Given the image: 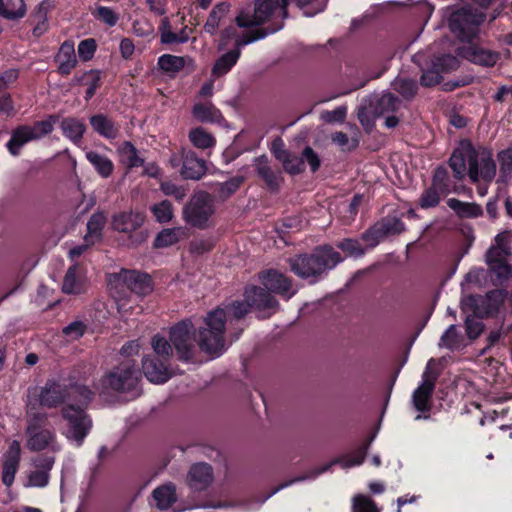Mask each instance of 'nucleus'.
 I'll return each mask as SVG.
<instances>
[{
  "mask_svg": "<svg viewBox=\"0 0 512 512\" xmlns=\"http://www.w3.org/2000/svg\"><path fill=\"white\" fill-rule=\"evenodd\" d=\"M214 212V198L209 193L200 191L184 206L183 218L191 226L205 229Z\"/></svg>",
  "mask_w": 512,
  "mask_h": 512,
  "instance_id": "nucleus-10",
  "label": "nucleus"
},
{
  "mask_svg": "<svg viewBox=\"0 0 512 512\" xmlns=\"http://www.w3.org/2000/svg\"><path fill=\"white\" fill-rule=\"evenodd\" d=\"M244 182L243 176H235L220 185V197L226 200L233 195Z\"/></svg>",
  "mask_w": 512,
  "mask_h": 512,
  "instance_id": "nucleus-59",
  "label": "nucleus"
},
{
  "mask_svg": "<svg viewBox=\"0 0 512 512\" xmlns=\"http://www.w3.org/2000/svg\"><path fill=\"white\" fill-rule=\"evenodd\" d=\"M447 205L459 218H475L483 215L482 207L476 203L462 202L456 198L447 200Z\"/></svg>",
  "mask_w": 512,
  "mask_h": 512,
  "instance_id": "nucleus-30",
  "label": "nucleus"
},
{
  "mask_svg": "<svg viewBox=\"0 0 512 512\" xmlns=\"http://www.w3.org/2000/svg\"><path fill=\"white\" fill-rule=\"evenodd\" d=\"M278 6L277 0H255L253 15L249 10L242 9L235 23L239 28L260 27L270 20Z\"/></svg>",
  "mask_w": 512,
  "mask_h": 512,
  "instance_id": "nucleus-12",
  "label": "nucleus"
},
{
  "mask_svg": "<svg viewBox=\"0 0 512 512\" xmlns=\"http://www.w3.org/2000/svg\"><path fill=\"white\" fill-rule=\"evenodd\" d=\"M189 139L192 144L201 149H206L214 146L215 139L207 133L202 127H197L189 132Z\"/></svg>",
  "mask_w": 512,
  "mask_h": 512,
  "instance_id": "nucleus-52",
  "label": "nucleus"
},
{
  "mask_svg": "<svg viewBox=\"0 0 512 512\" xmlns=\"http://www.w3.org/2000/svg\"><path fill=\"white\" fill-rule=\"evenodd\" d=\"M440 345L449 349L450 351L459 350L463 345V337L459 333L457 326L452 324L442 334Z\"/></svg>",
  "mask_w": 512,
  "mask_h": 512,
  "instance_id": "nucleus-49",
  "label": "nucleus"
},
{
  "mask_svg": "<svg viewBox=\"0 0 512 512\" xmlns=\"http://www.w3.org/2000/svg\"><path fill=\"white\" fill-rule=\"evenodd\" d=\"M440 194L442 193L439 191V189L431 185L422 194L420 198V206L422 208H430L437 206L440 202Z\"/></svg>",
  "mask_w": 512,
  "mask_h": 512,
  "instance_id": "nucleus-61",
  "label": "nucleus"
},
{
  "mask_svg": "<svg viewBox=\"0 0 512 512\" xmlns=\"http://www.w3.org/2000/svg\"><path fill=\"white\" fill-rule=\"evenodd\" d=\"M496 245L489 248L485 256H512V233L504 231L495 238Z\"/></svg>",
  "mask_w": 512,
  "mask_h": 512,
  "instance_id": "nucleus-37",
  "label": "nucleus"
},
{
  "mask_svg": "<svg viewBox=\"0 0 512 512\" xmlns=\"http://www.w3.org/2000/svg\"><path fill=\"white\" fill-rule=\"evenodd\" d=\"M184 229L178 227V228H171V229H163L161 232L158 233L154 240V246L157 248L160 247H168L170 245H173L179 241V239L183 236H185Z\"/></svg>",
  "mask_w": 512,
  "mask_h": 512,
  "instance_id": "nucleus-45",
  "label": "nucleus"
},
{
  "mask_svg": "<svg viewBox=\"0 0 512 512\" xmlns=\"http://www.w3.org/2000/svg\"><path fill=\"white\" fill-rule=\"evenodd\" d=\"M490 270L491 281L495 285H503L512 277V265L507 258H485Z\"/></svg>",
  "mask_w": 512,
  "mask_h": 512,
  "instance_id": "nucleus-26",
  "label": "nucleus"
},
{
  "mask_svg": "<svg viewBox=\"0 0 512 512\" xmlns=\"http://www.w3.org/2000/svg\"><path fill=\"white\" fill-rule=\"evenodd\" d=\"M26 11L24 0H0V16L7 19H17L24 16Z\"/></svg>",
  "mask_w": 512,
  "mask_h": 512,
  "instance_id": "nucleus-40",
  "label": "nucleus"
},
{
  "mask_svg": "<svg viewBox=\"0 0 512 512\" xmlns=\"http://www.w3.org/2000/svg\"><path fill=\"white\" fill-rule=\"evenodd\" d=\"M37 404L28 401L26 411V447L32 452L49 448L56 441V432L46 412L37 411Z\"/></svg>",
  "mask_w": 512,
  "mask_h": 512,
  "instance_id": "nucleus-3",
  "label": "nucleus"
},
{
  "mask_svg": "<svg viewBox=\"0 0 512 512\" xmlns=\"http://www.w3.org/2000/svg\"><path fill=\"white\" fill-rule=\"evenodd\" d=\"M508 291L505 289H493L483 295H469L462 301V310L472 312L477 319L496 316L504 301Z\"/></svg>",
  "mask_w": 512,
  "mask_h": 512,
  "instance_id": "nucleus-9",
  "label": "nucleus"
},
{
  "mask_svg": "<svg viewBox=\"0 0 512 512\" xmlns=\"http://www.w3.org/2000/svg\"><path fill=\"white\" fill-rule=\"evenodd\" d=\"M401 104L402 100L392 92H384L381 95L374 93L362 100L357 117L364 130L370 133L377 118L397 112Z\"/></svg>",
  "mask_w": 512,
  "mask_h": 512,
  "instance_id": "nucleus-4",
  "label": "nucleus"
},
{
  "mask_svg": "<svg viewBox=\"0 0 512 512\" xmlns=\"http://www.w3.org/2000/svg\"><path fill=\"white\" fill-rule=\"evenodd\" d=\"M301 157L303 158L304 163L307 162L312 173H315L320 169V156L311 146L304 147L301 152Z\"/></svg>",
  "mask_w": 512,
  "mask_h": 512,
  "instance_id": "nucleus-62",
  "label": "nucleus"
},
{
  "mask_svg": "<svg viewBox=\"0 0 512 512\" xmlns=\"http://www.w3.org/2000/svg\"><path fill=\"white\" fill-rule=\"evenodd\" d=\"M57 120V115H50L47 119L37 121L32 126L27 125V132L32 134L33 140H38L53 131L54 124Z\"/></svg>",
  "mask_w": 512,
  "mask_h": 512,
  "instance_id": "nucleus-46",
  "label": "nucleus"
},
{
  "mask_svg": "<svg viewBox=\"0 0 512 512\" xmlns=\"http://www.w3.org/2000/svg\"><path fill=\"white\" fill-rule=\"evenodd\" d=\"M251 309V306L246 302V299L244 298V301H234L230 306L227 307V311L225 309V314L231 315L236 321H239L243 319L249 310Z\"/></svg>",
  "mask_w": 512,
  "mask_h": 512,
  "instance_id": "nucleus-60",
  "label": "nucleus"
},
{
  "mask_svg": "<svg viewBox=\"0 0 512 512\" xmlns=\"http://www.w3.org/2000/svg\"><path fill=\"white\" fill-rule=\"evenodd\" d=\"M258 279L264 288L270 293H275L289 299L294 292L291 290V281L283 273L276 269H267L258 273Z\"/></svg>",
  "mask_w": 512,
  "mask_h": 512,
  "instance_id": "nucleus-17",
  "label": "nucleus"
},
{
  "mask_svg": "<svg viewBox=\"0 0 512 512\" xmlns=\"http://www.w3.org/2000/svg\"><path fill=\"white\" fill-rule=\"evenodd\" d=\"M432 186L439 189L442 194L449 192L448 170L444 166H438L432 178Z\"/></svg>",
  "mask_w": 512,
  "mask_h": 512,
  "instance_id": "nucleus-57",
  "label": "nucleus"
},
{
  "mask_svg": "<svg viewBox=\"0 0 512 512\" xmlns=\"http://www.w3.org/2000/svg\"><path fill=\"white\" fill-rule=\"evenodd\" d=\"M93 15L111 27L116 25L119 19L118 15L111 8L104 6H98Z\"/></svg>",
  "mask_w": 512,
  "mask_h": 512,
  "instance_id": "nucleus-64",
  "label": "nucleus"
},
{
  "mask_svg": "<svg viewBox=\"0 0 512 512\" xmlns=\"http://www.w3.org/2000/svg\"><path fill=\"white\" fill-rule=\"evenodd\" d=\"M56 62L59 63L58 72L62 75L70 74L71 70L76 66L77 59L75 55L74 43L65 41L58 54L55 57Z\"/></svg>",
  "mask_w": 512,
  "mask_h": 512,
  "instance_id": "nucleus-27",
  "label": "nucleus"
},
{
  "mask_svg": "<svg viewBox=\"0 0 512 512\" xmlns=\"http://www.w3.org/2000/svg\"><path fill=\"white\" fill-rule=\"evenodd\" d=\"M152 497L159 509H168L177 501L175 486L172 483L161 485L153 490Z\"/></svg>",
  "mask_w": 512,
  "mask_h": 512,
  "instance_id": "nucleus-33",
  "label": "nucleus"
},
{
  "mask_svg": "<svg viewBox=\"0 0 512 512\" xmlns=\"http://www.w3.org/2000/svg\"><path fill=\"white\" fill-rule=\"evenodd\" d=\"M114 278L129 291L141 297L149 295L154 289V281L146 272L122 269L114 275Z\"/></svg>",
  "mask_w": 512,
  "mask_h": 512,
  "instance_id": "nucleus-15",
  "label": "nucleus"
},
{
  "mask_svg": "<svg viewBox=\"0 0 512 512\" xmlns=\"http://www.w3.org/2000/svg\"><path fill=\"white\" fill-rule=\"evenodd\" d=\"M422 74L420 76V85L423 87H434L439 85L443 81V77L441 73L438 71L436 67L431 63V66L427 69L422 67Z\"/></svg>",
  "mask_w": 512,
  "mask_h": 512,
  "instance_id": "nucleus-53",
  "label": "nucleus"
},
{
  "mask_svg": "<svg viewBox=\"0 0 512 512\" xmlns=\"http://www.w3.org/2000/svg\"><path fill=\"white\" fill-rule=\"evenodd\" d=\"M193 117L199 122H215L221 117L220 111L212 104L198 103L192 109Z\"/></svg>",
  "mask_w": 512,
  "mask_h": 512,
  "instance_id": "nucleus-43",
  "label": "nucleus"
},
{
  "mask_svg": "<svg viewBox=\"0 0 512 512\" xmlns=\"http://www.w3.org/2000/svg\"><path fill=\"white\" fill-rule=\"evenodd\" d=\"M327 0H296V5L305 16L311 17L323 11Z\"/></svg>",
  "mask_w": 512,
  "mask_h": 512,
  "instance_id": "nucleus-55",
  "label": "nucleus"
},
{
  "mask_svg": "<svg viewBox=\"0 0 512 512\" xmlns=\"http://www.w3.org/2000/svg\"><path fill=\"white\" fill-rule=\"evenodd\" d=\"M467 151V161L469 164L468 176L472 183H477L479 177L485 181H492L496 175V163L492 158L491 150L481 147L476 149L469 139L461 140Z\"/></svg>",
  "mask_w": 512,
  "mask_h": 512,
  "instance_id": "nucleus-7",
  "label": "nucleus"
},
{
  "mask_svg": "<svg viewBox=\"0 0 512 512\" xmlns=\"http://www.w3.org/2000/svg\"><path fill=\"white\" fill-rule=\"evenodd\" d=\"M145 216L140 212H123L113 216L112 227L123 233H132L138 230L144 223Z\"/></svg>",
  "mask_w": 512,
  "mask_h": 512,
  "instance_id": "nucleus-25",
  "label": "nucleus"
},
{
  "mask_svg": "<svg viewBox=\"0 0 512 512\" xmlns=\"http://www.w3.org/2000/svg\"><path fill=\"white\" fill-rule=\"evenodd\" d=\"M86 158L102 177L107 178L112 174L114 165L106 156L100 155L95 151H89L86 153Z\"/></svg>",
  "mask_w": 512,
  "mask_h": 512,
  "instance_id": "nucleus-42",
  "label": "nucleus"
},
{
  "mask_svg": "<svg viewBox=\"0 0 512 512\" xmlns=\"http://www.w3.org/2000/svg\"><path fill=\"white\" fill-rule=\"evenodd\" d=\"M337 247L351 256H361L367 252L365 246L358 240L352 238H346L338 242Z\"/></svg>",
  "mask_w": 512,
  "mask_h": 512,
  "instance_id": "nucleus-56",
  "label": "nucleus"
},
{
  "mask_svg": "<svg viewBox=\"0 0 512 512\" xmlns=\"http://www.w3.org/2000/svg\"><path fill=\"white\" fill-rule=\"evenodd\" d=\"M246 302L258 312L259 319H267L279 308V302L264 287L248 286L245 288Z\"/></svg>",
  "mask_w": 512,
  "mask_h": 512,
  "instance_id": "nucleus-14",
  "label": "nucleus"
},
{
  "mask_svg": "<svg viewBox=\"0 0 512 512\" xmlns=\"http://www.w3.org/2000/svg\"><path fill=\"white\" fill-rule=\"evenodd\" d=\"M226 314L222 308L210 311L204 319V326L199 329L198 339L196 329L190 319L182 320L169 330V338L175 350L177 359L188 363L196 354V344L211 355L220 356L225 351Z\"/></svg>",
  "mask_w": 512,
  "mask_h": 512,
  "instance_id": "nucleus-1",
  "label": "nucleus"
},
{
  "mask_svg": "<svg viewBox=\"0 0 512 512\" xmlns=\"http://www.w3.org/2000/svg\"><path fill=\"white\" fill-rule=\"evenodd\" d=\"M253 166L258 177L265 182L269 191L272 193L279 192L284 178L280 170L275 171L272 169L268 156L263 154L256 157Z\"/></svg>",
  "mask_w": 512,
  "mask_h": 512,
  "instance_id": "nucleus-21",
  "label": "nucleus"
},
{
  "mask_svg": "<svg viewBox=\"0 0 512 512\" xmlns=\"http://www.w3.org/2000/svg\"><path fill=\"white\" fill-rule=\"evenodd\" d=\"M391 87L403 100L411 102L418 94L419 86L416 80L407 77H396L391 82Z\"/></svg>",
  "mask_w": 512,
  "mask_h": 512,
  "instance_id": "nucleus-29",
  "label": "nucleus"
},
{
  "mask_svg": "<svg viewBox=\"0 0 512 512\" xmlns=\"http://www.w3.org/2000/svg\"><path fill=\"white\" fill-rule=\"evenodd\" d=\"M151 345L155 353L153 356H157L170 362L174 349L170 339L167 340L164 336L156 334L152 337Z\"/></svg>",
  "mask_w": 512,
  "mask_h": 512,
  "instance_id": "nucleus-48",
  "label": "nucleus"
},
{
  "mask_svg": "<svg viewBox=\"0 0 512 512\" xmlns=\"http://www.w3.org/2000/svg\"><path fill=\"white\" fill-rule=\"evenodd\" d=\"M122 162L128 167H138L144 164V159L138 156L137 149L135 146L129 142L125 141L118 149Z\"/></svg>",
  "mask_w": 512,
  "mask_h": 512,
  "instance_id": "nucleus-47",
  "label": "nucleus"
},
{
  "mask_svg": "<svg viewBox=\"0 0 512 512\" xmlns=\"http://www.w3.org/2000/svg\"><path fill=\"white\" fill-rule=\"evenodd\" d=\"M371 442H372V438L365 440L364 443H362V445H360L352 453L339 458L337 460V462H343V465L345 467L361 465L366 458V455H367V452H368Z\"/></svg>",
  "mask_w": 512,
  "mask_h": 512,
  "instance_id": "nucleus-44",
  "label": "nucleus"
},
{
  "mask_svg": "<svg viewBox=\"0 0 512 512\" xmlns=\"http://www.w3.org/2000/svg\"><path fill=\"white\" fill-rule=\"evenodd\" d=\"M486 14L472 5H464L453 11L448 19L449 29L461 42L471 43L477 37L479 26Z\"/></svg>",
  "mask_w": 512,
  "mask_h": 512,
  "instance_id": "nucleus-5",
  "label": "nucleus"
},
{
  "mask_svg": "<svg viewBox=\"0 0 512 512\" xmlns=\"http://www.w3.org/2000/svg\"><path fill=\"white\" fill-rule=\"evenodd\" d=\"M140 378L141 372L135 360L127 359L106 373L100 383L103 390L123 392L135 389Z\"/></svg>",
  "mask_w": 512,
  "mask_h": 512,
  "instance_id": "nucleus-8",
  "label": "nucleus"
},
{
  "mask_svg": "<svg viewBox=\"0 0 512 512\" xmlns=\"http://www.w3.org/2000/svg\"><path fill=\"white\" fill-rule=\"evenodd\" d=\"M20 460V442L13 440L3 455L2 482L5 486L10 487L14 483L15 475L19 469Z\"/></svg>",
  "mask_w": 512,
  "mask_h": 512,
  "instance_id": "nucleus-22",
  "label": "nucleus"
},
{
  "mask_svg": "<svg viewBox=\"0 0 512 512\" xmlns=\"http://www.w3.org/2000/svg\"><path fill=\"white\" fill-rule=\"evenodd\" d=\"M476 318L477 317H475L471 312V314L468 315L465 319L466 333L468 338L471 340L477 339L484 328L483 324L480 321L476 320Z\"/></svg>",
  "mask_w": 512,
  "mask_h": 512,
  "instance_id": "nucleus-63",
  "label": "nucleus"
},
{
  "mask_svg": "<svg viewBox=\"0 0 512 512\" xmlns=\"http://www.w3.org/2000/svg\"><path fill=\"white\" fill-rule=\"evenodd\" d=\"M77 397L73 403H67L61 408V417L66 422V438L81 447L93 427L91 416L86 412L94 397V391L86 385H76L72 388Z\"/></svg>",
  "mask_w": 512,
  "mask_h": 512,
  "instance_id": "nucleus-2",
  "label": "nucleus"
},
{
  "mask_svg": "<svg viewBox=\"0 0 512 512\" xmlns=\"http://www.w3.org/2000/svg\"><path fill=\"white\" fill-rule=\"evenodd\" d=\"M230 3L228 2H220L216 4L213 9L210 11V14L208 16V19L204 25L205 32L214 35L216 32V29L218 28L220 21L222 18H224L229 10H230Z\"/></svg>",
  "mask_w": 512,
  "mask_h": 512,
  "instance_id": "nucleus-36",
  "label": "nucleus"
},
{
  "mask_svg": "<svg viewBox=\"0 0 512 512\" xmlns=\"http://www.w3.org/2000/svg\"><path fill=\"white\" fill-rule=\"evenodd\" d=\"M282 28V25L273 28H259L250 33H246L241 37L236 38L235 47L233 50H238L241 53V47L248 45L254 41L265 38L270 33H275Z\"/></svg>",
  "mask_w": 512,
  "mask_h": 512,
  "instance_id": "nucleus-41",
  "label": "nucleus"
},
{
  "mask_svg": "<svg viewBox=\"0 0 512 512\" xmlns=\"http://www.w3.org/2000/svg\"><path fill=\"white\" fill-rule=\"evenodd\" d=\"M353 512H380L376 503L366 495H356L353 501Z\"/></svg>",
  "mask_w": 512,
  "mask_h": 512,
  "instance_id": "nucleus-58",
  "label": "nucleus"
},
{
  "mask_svg": "<svg viewBox=\"0 0 512 512\" xmlns=\"http://www.w3.org/2000/svg\"><path fill=\"white\" fill-rule=\"evenodd\" d=\"M437 376L423 375V382L413 392V404L417 411L426 413L431 410V398L435 389Z\"/></svg>",
  "mask_w": 512,
  "mask_h": 512,
  "instance_id": "nucleus-24",
  "label": "nucleus"
},
{
  "mask_svg": "<svg viewBox=\"0 0 512 512\" xmlns=\"http://www.w3.org/2000/svg\"><path fill=\"white\" fill-rule=\"evenodd\" d=\"M184 163L180 175L186 180H200L207 172V164L191 150L183 148Z\"/></svg>",
  "mask_w": 512,
  "mask_h": 512,
  "instance_id": "nucleus-23",
  "label": "nucleus"
},
{
  "mask_svg": "<svg viewBox=\"0 0 512 512\" xmlns=\"http://www.w3.org/2000/svg\"><path fill=\"white\" fill-rule=\"evenodd\" d=\"M455 54L474 64L484 67H493L500 58V54L476 45L460 46L455 49Z\"/></svg>",
  "mask_w": 512,
  "mask_h": 512,
  "instance_id": "nucleus-19",
  "label": "nucleus"
},
{
  "mask_svg": "<svg viewBox=\"0 0 512 512\" xmlns=\"http://www.w3.org/2000/svg\"><path fill=\"white\" fill-rule=\"evenodd\" d=\"M32 140V134L27 132V125H20L12 130L11 138L7 143V149L13 156H18L21 148Z\"/></svg>",
  "mask_w": 512,
  "mask_h": 512,
  "instance_id": "nucleus-35",
  "label": "nucleus"
},
{
  "mask_svg": "<svg viewBox=\"0 0 512 512\" xmlns=\"http://www.w3.org/2000/svg\"><path fill=\"white\" fill-rule=\"evenodd\" d=\"M156 220L160 223L169 222L173 217L172 204L169 200H163L151 207Z\"/></svg>",
  "mask_w": 512,
  "mask_h": 512,
  "instance_id": "nucleus-54",
  "label": "nucleus"
},
{
  "mask_svg": "<svg viewBox=\"0 0 512 512\" xmlns=\"http://www.w3.org/2000/svg\"><path fill=\"white\" fill-rule=\"evenodd\" d=\"M60 127L63 134L74 143L79 142L86 131L85 124L77 118L72 117L64 118L61 121Z\"/></svg>",
  "mask_w": 512,
  "mask_h": 512,
  "instance_id": "nucleus-38",
  "label": "nucleus"
},
{
  "mask_svg": "<svg viewBox=\"0 0 512 512\" xmlns=\"http://www.w3.org/2000/svg\"><path fill=\"white\" fill-rule=\"evenodd\" d=\"M466 160H467V151H466L465 147L460 144V147L456 148L453 151V153L448 161V164L453 171V175H454L455 179L462 180L465 177Z\"/></svg>",
  "mask_w": 512,
  "mask_h": 512,
  "instance_id": "nucleus-39",
  "label": "nucleus"
},
{
  "mask_svg": "<svg viewBox=\"0 0 512 512\" xmlns=\"http://www.w3.org/2000/svg\"><path fill=\"white\" fill-rule=\"evenodd\" d=\"M214 480V471L210 464L198 462L193 464L187 475V484L194 492L205 491Z\"/></svg>",
  "mask_w": 512,
  "mask_h": 512,
  "instance_id": "nucleus-20",
  "label": "nucleus"
},
{
  "mask_svg": "<svg viewBox=\"0 0 512 512\" xmlns=\"http://www.w3.org/2000/svg\"><path fill=\"white\" fill-rule=\"evenodd\" d=\"M90 125L95 132L105 138L115 139L118 135V129L115 127L114 122L104 114L91 116Z\"/></svg>",
  "mask_w": 512,
  "mask_h": 512,
  "instance_id": "nucleus-31",
  "label": "nucleus"
},
{
  "mask_svg": "<svg viewBox=\"0 0 512 512\" xmlns=\"http://www.w3.org/2000/svg\"><path fill=\"white\" fill-rule=\"evenodd\" d=\"M459 56L452 54H442L435 56L431 63L440 73H450L457 70L460 66Z\"/></svg>",
  "mask_w": 512,
  "mask_h": 512,
  "instance_id": "nucleus-50",
  "label": "nucleus"
},
{
  "mask_svg": "<svg viewBox=\"0 0 512 512\" xmlns=\"http://www.w3.org/2000/svg\"><path fill=\"white\" fill-rule=\"evenodd\" d=\"M405 230L404 223L395 216H386L378 220L361 236L366 251L376 247L385 238L398 235Z\"/></svg>",
  "mask_w": 512,
  "mask_h": 512,
  "instance_id": "nucleus-11",
  "label": "nucleus"
},
{
  "mask_svg": "<svg viewBox=\"0 0 512 512\" xmlns=\"http://www.w3.org/2000/svg\"><path fill=\"white\" fill-rule=\"evenodd\" d=\"M169 365V361L153 355H147L142 359V370L145 377L156 384L165 383L171 378Z\"/></svg>",
  "mask_w": 512,
  "mask_h": 512,
  "instance_id": "nucleus-18",
  "label": "nucleus"
},
{
  "mask_svg": "<svg viewBox=\"0 0 512 512\" xmlns=\"http://www.w3.org/2000/svg\"><path fill=\"white\" fill-rule=\"evenodd\" d=\"M106 216L103 212L93 213L87 222V233L84 236V242L95 244L101 241L102 230L106 223Z\"/></svg>",
  "mask_w": 512,
  "mask_h": 512,
  "instance_id": "nucleus-28",
  "label": "nucleus"
},
{
  "mask_svg": "<svg viewBox=\"0 0 512 512\" xmlns=\"http://www.w3.org/2000/svg\"><path fill=\"white\" fill-rule=\"evenodd\" d=\"M239 57L240 52L238 50H230L224 53L215 61L211 70V75L215 78L224 76L237 63Z\"/></svg>",
  "mask_w": 512,
  "mask_h": 512,
  "instance_id": "nucleus-34",
  "label": "nucleus"
},
{
  "mask_svg": "<svg viewBox=\"0 0 512 512\" xmlns=\"http://www.w3.org/2000/svg\"><path fill=\"white\" fill-rule=\"evenodd\" d=\"M76 385L79 384L67 385L56 379H48L39 391L37 388H34L33 392L29 390V401H32V397H34L39 406L49 409L73 403L77 393L72 388Z\"/></svg>",
  "mask_w": 512,
  "mask_h": 512,
  "instance_id": "nucleus-6",
  "label": "nucleus"
},
{
  "mask_svg": "<svg viewBox=\"0 0 512 512\" xmlns=\"http://www.w3.org/2000/svg\"><path fill=\"white\" fill-rule=\"evenodd\" d=\"M274 158L281 163L284 172L296 176L305 171L303 158L285 148L283 139L277 136L273 139L270 147Z\"/></svg>",
  "mask_w": 512,
  "mask_h": 512,
  "instance_id": "nucleus-16",
  "label": "nucleus"
},
{
  "mask_svg": "<svg viewBox=\"0 0 512 512\" xmlns=\"http://www.w3.org/2000/svg\"><path fill=\"white\" fill-rule=\"evenodd\" d=\"M345 258H290L291 270L299 277L308 279L316 278L328 268L335 267Z\"/></svg>",
  "mask_w": 512,
  "mask_h": 512,
  "instance_id": "nucleus-13",
  "label": "nucleus"
},
{
  "mask_svg": "<svg viewBox=\"0 0 512 512\" xmlns=\"http://www.w3.org/2000/svg\"><path fill=\"white\" fill-rule=\"evenodd\" d=\"M158 66L165 72L176 73L184 68L185 58L171 54H164L159 57Z\"/></svg>",
  "mask_w": 512,
  "mask_h": 512,
  "instance_id": "nucleus-51",
  "label": "nucleus"
},
{
  "mask_svg": "<svg viewBox=\"0 0 512 512\" xmlns=\"http://www.w3.org/2000/svg\"><path fill=\"white\" fill-rule=\"evenodd\" d=\"M62 290L66 294H80L84 291V279L76 265L67 270Z\"/></svg>",
  "mask_w": 512,
  "mask_h": 512,
  "instance_id": "nucleus-32",
  "label": "nucleus"
}]
</instances>
